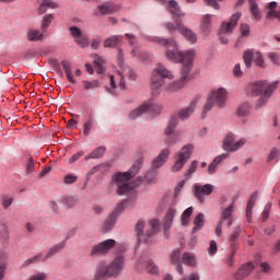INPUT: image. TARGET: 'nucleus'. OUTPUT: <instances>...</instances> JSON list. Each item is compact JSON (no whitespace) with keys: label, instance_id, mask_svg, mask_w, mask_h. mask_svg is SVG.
Instances as JSON below:
<instances>
[{"label":"nucleus","instance_id":"f257e3e1","mask_svg":"<svg viewBox=\"0 0 280 280\" xmlns=\"http://www.w3.org/2000/svg\"><path fill=\"white\" fill-rule=\"evenodd\" d=\"M158 43L159 45L166 47L165 56L168 60H172V62H180L183 65L179 80L170 82L166 86V90L170 91V93H176V91H180V89L191 80L189 73H191V67H194L196 50L188 49L183 52L178 50V44H176V40L174 39L167 40L160 38L158 39Z\"/></svg>","mask_w":280,"mask_h":280},{"label":"nucleus","instance_id":"f03ea898","mask_svg":"<svg viewBox=\"0 0 280 280\" xmlns=\"http://www.w3.org/2000/svg\"><path fill=\"white\" fill-rule=\"evenodd\" d=\"M141 165H143V158L136 160V162L128 172L116 174L115 183L118 187V196H126V194H130L135 190L136 187H139V185L143 183V178L141 177H138L136 180L128 183L130 178H135V176L139 174Z\"/></svg>","mask_w":280,"mask_h":280},{"label":"nucleus","instance_id":"7ed1b4c3","mask_svg":"<svg viewBox=\"0 0 280 280\" xmlns=\"http://www.w3.org/2000/svg\"><path fill=\"white\" fill-rule=\"evenodd\" d=\"M126 268V258L117 256L110 264L101 261L97 264L93 280L117 279Z\"/></svg>","mask_w":280,"mask_h":280},{"label":"nucleus","instance_id":"20e7f679","mask_svg":"<svg viewBox=\"0 0 280 280\" xmlns=\"http://www.w3.org/2000/svg\"><path fill=\"white\" fill-rule=\"evenodd\" d=\"M277 86H279V81L271 83L266 81H256L249 84L248 91L252 93V95H260L257 101V106L258 108H261L268 104V101L272 96V93H275V89H277Z\"/></svg>","mask_w":280,"mask_h":280},{"label":"nucleus","instance_id":"39448f33","mask_svg":"<svg viewBox=\"0 0 280 280\" xmlns=\"http://www.w3.org/2000/svg\"><path fill=\"white\" fill-rule=\"evenodd\" d=\"M165 78L167 80H174V74L165 66L158 63L151 73L150 86L153 93H161V88L165 86Z\"/></svg>","mask_w":280,"mask_h":280},{"label":"nucleus","instance_id":"423d86ee","mask_svg":"<svg viewBox=\"0 0 280 280\" xmlns=\"http://www.w3.org/2000/svg\"><path fill=\"white\" fill-rule=\"evenodd\" d=\"M136 235L138 242L141 244L143 242H148V240L154 237L156 233H159V220L153 219L149 221V226L145 231V221L139 220L136 224Z\"/></svg>","mask_w":280,"mask_h":280},{"label":"nucleus","instance_id":"0eeeda50","mask_svg":"<svg viewBox=\"0 0 280 280\" xmlns=\"http://www.w3.org/2000/svg\"><path fill=\"white\" fill-rule=\"evenodd\" d=\"M226 100H229V91L224 88H217L212 90L208 96V101L203 106V113H209L213 106L218 108H224L226 105Z\"/></svg>","mask_w":280,"mask_h":280},{"label":"nucleus","instance_id":"6e6552de","mask_svg":"<svg viewBox=\"0 0 280 280\" xmlns=\"http://www.w3.org/2000/svg\"><path fill=\"white\" fill-rule=\"evenodd\" d=\"M168 12L176 20L174 22L164 23L165 30L170 34H174V32L180 33L183 31V27H185L180 18L185 16V13L180 12V8H178V2H176L174 0L168 1Z\"/></svg>","mask_w":280,"mask_h":280},{"label":"nucleus","instance_id":"1a4fd4ad","mask_svg":"<svg viewBox=\"0 0 280 280\" xmlns=\"http://www.w3.org/2000/svg\"><path fill=\"white\" fill-rule=\"evenodd\" d=\"M191 154H194V144H186L174 155V162L171 166V172L176 174L182 172L183 167L187 165V161L191 159Z\"/></svg>","mask_w":280,"mask_h":280},{"label":"nucleus","instance_id":"9d476101","mask_svg":"<svg viewBox=\"0 0 280 280\" xmlns=\"http://www.w3.org/2000/svg\"><path fill=\"white\" fill-rule=\"evenodd\" d=\"M235 209V201H232L223 211L221 212V218L217 223L214 233L217 237L222 236V225L226 222V226L231 228L233 225V210Z\"/></svg>","mask_w":280,"mask_h":280},{"label":"nucleus","instance_id":"9b49d317","mask_svg":"<svg viewBox=\"0 0 280 280\" xmlns=\"http://www.w3.org/2000/svg\"><path fill=\"white\" fill-rule=\"evenodd\" d=\"M145 113H151L152 115H156L161 113V106H159L158 104H154L153 101H149L140 105L138 108L133 109L129 114V117L130 119H137V117H141V115Z\"/></svg>","mask_w":280,"mask_h":280},{"label":"nucleus","instance_id":"f8f14e48","mask_svg":"<svg viewBox=\"0 0 280 280\" xmlns=\"http://www.w3.org/2000/svg\"><path fill=\"white\" fill-rule=\"evenodd\" d=\"M246 145V138H242L235 142V135L229 133L223 139L222 148L225 152H237V150H242Z\"/></svg>","mask_w":280,"mask_h":280},{"label":"nucleus","instance_id":"ddd939ff","mask_svg":"<svg viewBox=\"0 0 280 280\" xmlns=\"http://www.w3.org/2000/svg\"><path fill=\"white\" fill-rule=\"evenodd\" d=\"M115 244H117V241L113 238L103 241L92 246L90 255L91 257H98V255H106V253L112 250V248H115Z\"/></svg>","mask_w":280,"mask_h":280},{"label":"nucleus","instance_id":"4468645a","mask_svg":"<svg viewBox=\"0 0 280 280\" xmlns=\"http://www.w3.org/2000/svg\"><path fill=\"white\" fill-rule=\"evenodd\" d=\"M213 189L215 187L211 184H195L194 185V196L200 202V205L205 203V196H211L213 194Z\"/></svg>","mask_w":280,"mask_h":280},{"label":"nucleus","instance_id":"2eb2a0df","mask_svg":"<svg viewBox=\"0 0 280 280\" xmlns=\"http://www.w3.org/2000/svg\"><path fill=\"white\" fill-rule=\"evenodd\" d=\"M242 19V13L236 12L232 14L229 22H223L220 28V34H232L235 27H237V23Z\"/></svg>","mask_w":280,"mask_h":280},{"label":"nucleus","instance_id":"dca6fc26","mask_svg":"<svg viewBox=\"0 0 280 280\" xmlns=\"http://www.w3.org/2000/svg\"><path fill=\"white\" fill-rule=\"evenodd\" d=\"M176 126H178V119H176V117H172L168 120L167 126L164 130V135L167 137L166 138L167 145H174V143L178 141V139H176V136H172L174 135V130H176Z\"/></svg>","mask_w":280,"mask_h":280},{"label":"nucleus","instance_id":"f3484780","mask_svg":"<svg viewBox=\"0 0 280 280\" xmlns=\"http://www.w3.org/2000/svg\"><path fill=\"white\" fill-rule=\"evenodd\" d=\"M118 74L120 78L119 86L121 89H126V78H129V80H137V73H135L128 66L121 65Z\"/></svg>","mask_w":280,"mask_h":280},{"label":"nucleus","instance_id":"a211bd4d","mask_svg":"<svg viewBox=\"0 0 280 280\" xmlns=\"http://www.w3.org/2000/svg\"><path fill=\"white\" fill-rule=\"evenodd\" d=\"M170 154H172V151L170 149H163L160 154L152 160L151 167L152 170H160V167H163L165 163H167V159H170Z\"/></svg>","mask_w":280,"mask_h":280},{"label":"nucleus","instance_id":"6ab92c4d","mask_svg":"<svg viewBox=\"0 0 280 280\" xmlns=\"http://www.w3.org/2000/svg\"><path fill=\"white\" fill-rule=\"evenodd\" d=\"M198 102L196 100L190 101L188 106L180 108L177 112V117L180 119V121H187L192 115L194 112L196 110Z\"/></svg>","mask_w":280,"mask_h":280},{"label":"nucleus","instance_id":"aec40b11","mask_svg":"<svg viewBox=\"0 0 280 280\" xmlns=\"http://www.w3.org/2000/svg\"><path fill=\"white\" fill-rule=\"evenodd\" d=\"M174 218H176V209L170 208L163 221L164 235L166 237H167V232L172 229V224L174 223Z\"/></svg>","mask_w":280,"mask_h":280},{"label":"nucleus","instance_id":"412c9836","mask_svg":"<svg viewBox=\"0 0 280 280\" xmlns=\"http://www.w3.org/2000/svg\"><path fill=\"white\" fill-rule=\"evenodd\" d=\"M253 270H255V266L252 265V262H247L237 269V271L234 273V279L236 280L246 279V277H248V275H250Z\"/></svg>","mask_w":280,"mask_h":280},{"label":"nucleus","instance_id":"4be33fe9","mask_svg":"<svg viewBox=\"0 0 280 280\" xmlns=\"http://www.w3.org/2000/svg\"><path fill=\"white\" fill-rule=\"evenodd\" d=\"M98 10L101 14H115V12H119L121 10V7L119 4H115L113 2H105L101 5H98Z\"/></svg>","mask_w":280,"mask_h":280},{"label":"nucleus","instance_id":"5701e85b","mask_svg":"<svg viewBox=\"0 0 280 280\" xmlns=\"http://www.w3.org/2000/svg\"><path fill=\"white\" fill-rule=\"evenodd\" d=\"M257 198H259L258 191H254L249 197V200H248L247 207H246L247 222H250L253 220V209L255 207V202H257Z\"/></svg>","mask_w":280,"mask_h":280},{"label":"nucleus","instance_id":"b1692460","mask_svg":"<svg viewBox=\"0 0 280 280\" xmlns=\"http://www.w3.org/2000/svg\"><path fill=\"white\" fill-rule=\"evenodd\" d=\"M226 159H229V153H222L221 155L214 158L212 163L208 166V174H215V172H218V166L220 165V163H222V161H226Z\"/></svg>","mask_w":280,"mask_h":280},{"label":"nucleus","instance_id":"393cba45","mask_svg":"<svg viewBox=\"0 0 280 280\" xmlns=\"http://www.w3.org/2000/svg\"><path fill=\"white\" fill-rule=\"evenodd\" d=\"M211 14H205L201 18L200 31L202 34H205V36H209V34H211Z\"/></svg>","mask_w":280,"mask_h":280},{"label":"nucleus","instance_id":"a878e982","mask_svg":"<svg viewBox=\"0 0 280 280\" xmlns=\"http://www.w3.org/2000/svg\"><path fill=\"white\" fill-rule=\"evenodd\" d=\"M65 246H67V240H63L60 243L52 246L48 250V253L45 255L46 261H47V259H51V257H54V255L60 253V250H62L65 248Z\"/></svg>","mask_w":280,"mask_h":280},{"label":"nucleus","instance_id":"bb28decb","mask_svg":"<svg viewBox=\"0 0 280 280\" xmlns=\"http://www.w3.org/2000/svg\"><path fill=\"white\" fill-rule=\"evenodd\" d=\"M242 229L240 226H236L234 233H232L229 238L230 248L240 249V243H237V237H240Z\"/></svg>","mask_w":280,"mask_h":280},{"label":"nucleus","instance_id":"cd10ccee","mask_svg":"<svg viewBox=\"0 0 280 280\" xmlns=\"http://www.w3.org/2000/svg\"><path fill=\"white\" fill-rule=\"evenodd\" d=\"M180 34L184 35V37L186 38V40H188V43H191L194 45V43H198V36H196V33H194V31H191L190 28H187V26H184L180 31Z\"/></svg>","mask_w":280,"mask_h":280},{"label":"nucleus","instance_id":"c85d7f7f","mask_svg":"<svg viewBox=\"0 0 280 280\" xmlns=\"http://www.w3.org/2000/svg\"><path fill=\"white\" fill-rule=\"evenodd\" d=\"M106 154V147H98L94 149L89 155L84 158V161H91V159H102Z\"/></svg>","mask_w":280,"mask_h":280},{"label":"nucleus","instance_id":"c756f323","mask_svg":"<svg viewBox=\"0 0 280 280\" xmlns=\"http://www.w3.org/2000/svg\"><path fill=\"white\" fill-rule=\"evenodd\" d=\"M249 12L254 16L255 21H261V12H259V5L255 0H248Z\"/></svg>","mask_w":280,"mask_h":280},{"label":"nucleus","instance_id":"7c9ffc66","mask_svg":"<svg viewBox=\"0 0 280 280\" xmlns=\"http://www.w3.org/2000/svg\"><path fill=\"white\" fill-rule=\"evenodd\" d=\"M27 40L31 43H37V40H43V33L38 30L31 28L26 33Z\"/></svg>","mask_w":280,"mask_h":280},{"label":"nucleus","instance_id":"2f4dec72","mask_svg":"<svg viewBox=\"0 0 280 280\" xmlns=\"http://www.w3.org/2000/svg\"><path fill=\"white\" fill-rule=\"evenodd\" d=\"M61 67L66 73L68 82L75 84V79H73V72H71V63L69 61H62Z\"/></svg>","mask_w":280,"mask_h":280},{"label":"nucleus","instance_id":"473e14b6","mask_svg":"<svg viewBox=\"0 0 280 280\" xmlns=\"http://www.w3.org/2000/svg\"><path fill=\"white\" fill-rule=\"evenodd\" d=\"M194 224H195V226L192 228L191 233H198V231H200L202 229V226H205V214L199 213L195 218Z\"/></svg>","mask_w":280,"mask_h":280},{"label":"nucleus","instance_id":"72a5a7b5","mask_svg":"<svg viewBox=\"0 0 280 280\" xmlns=\"http://www.w3.org/2000/svg\"><path fill=\"white\" fill-rule=\"evenodd\" d=\"M116 223H117V217L110 213L109 217L103 223V231L108 233V231H110Z\"/></svg>","mask_w":280,"mask_h":280},{"label":"nucleus","instance_id":"f704fd0d","mask_svg":"<svg viewBox=\"0 0 280 280\" xmlns=\"http://www.w3.org/2000/svg\"><path fill=\"white\" fill-rule=\"evenodd\" d=\"M60 202L61 205L67 207V209H73V207L78 205V197H73V196L63 197L61 198Z\"/></svg>","mask_w":280,"mask_h":280},{"label":"nucleus","instance_id":"c9c22d12","mask_svg":"<svg viewBox=\"0 0 280 280\" xmlns=\"http://www.w3.org/2000/svg\"><path fill=\"white\" fill-rule=\"evenodd\" d=\"M121 43V37L114 35L104 40V47L106 48H115Z\"/></svg>","mask_w":280,"mask_h":280},{"label":"nucleus","instance_id":"e433bc0d","mask_svg":"<svg viewBox=\"0 0 280 280\" xmlns=\"http://www.w3.org/2000/svg\"><path fill=\"white\" fill-rule=\"evenodd\" d=\"M93 126H95V119L93 118V116H89L88 120L83 124V135H85V137H89V135H91Z\"/></svg>","mask_w":280,"mask_h":280},{"label":"nucleus","instance_id":"4c0bfd02","mask_svg":"<svg viewBox=\"0 0 280 280\" xmlns=\"http://www.w3.org/2000/svg\"><path fill=\"white\" fill-rule=\"evenodd\" d=\"M82 86L84 91H93V89H100L101 84L98 80H83L82 81Z\"/></svg>","mask_w":280,"mask_h":280},{"label":"nucleus","instance_id":"58836bf2","mask_svg":"<svg viewBox=\"0 0 280 280\" xmlns=\"http://www.w3.org/2000/svg\"><path fill=\"white\" fill-rule=\"evenodd\" d=\"M196 170H198V161L194 160L184 173L186 180H189L191 175L196 174Z\"/></svg>","mask_w":280,"mask_h":280},{"label":"nucleus","instance_id":"ea45409f","mask_svg":"<svg viewBox=\"0 0 280 280\" xmlns=\"http://www.w3.org/2000/svg\"><path fill=\"white\" fill-rule=\"evenodd\" d=\"M253 59H255V52L253 50H246L243 55V60L247 69H250L253 66Z\"/></svg>","mask_w":280,"mask_h":280},{"label":"nucleus","instance_id":"a19ab883","mask_svg":"<svg viewBox=\"0 0 280 280\" xmlns=\"http://www.w3.org/2000/svg\"><path fill=\"white\" fill-rule=\"evenodd\" d=\"M191 213H194V207H189L183 212L180 219L182 226H187V224H189V218H191Z\"/></svg>","mask_w":280,"mask_h":280},{"label":"nucleus","instance_id":"79ce46f5","mask_svg":"<svg viewBox=\"0 0 280 280\" xmlns=\"http://www.w3.org/2000/svg\"><path fill=\"white\" fill-rule=\"evenodd\" d=\"M182 261L184 264H186V266H191L192 268H195V266H196V256H194V254H191V253H185L182 257Z\"/></svg>","mask_w":280,"mask_h":280},{"label":"nucleus","instance_id":"37998d69","mask_svg":"<svg viewBox=\"0 0 280 280\" xmlns=\"http://www.w3.org/2000/svg\"><path fill=\"white\" fill-rule=\"evenodd\" d=\"M49 8L51 10H54L55 8H58V5L52 1L43 2L39 4L38 14H45V12H47V10H49Z\"/></svg>","mask_w":280,"mask_h":280},{"label":"nucleus","instance_id":"c03bdc74","mask_svg":"<svg viewBox=\"0 0 280 280\" xmlns=\"http://www.w3.org/2000/svg\"><path fill=\"white\" fill-rule=\"evenodd\" d=\"M93 60L96 73H104V68L102 67L104 65V59L98 55H94Z\"/></svg>","mask_w":280,"mask_h":280},{"label":"nucleus","instance_id":"a18cd8bd","mask_svg":"<svg viewBox=\"0 0 280 280\" xmlns=\"http://www.w3.org/2000/svg\"><path fill=\"white\" fill-rule=\"evenodd\" d=\"M126 207H128V200L120 201L113 210L112 215H115L116 218H119V214L126 210Z\"/></svg>","mask_w":280,"mask_h":280},{"label":"nucleus","instance_id":"49530a36","mask_svg":"<svg viewBox=\"0 0 280 280\" xmlns=\"http://www.w3.org/2000/svg\"><path fill=\"white\" fill-rule=\"evenodd\" d=\"M248 113H250V104H248V103L241 104L236 110V115L238 117H246V115H248Z\"/></svg>","mask_w":280,"mask_h":280},{"label":"nucleus","instance_id":"de8ad7c7","mask_svg":"<svg viewBox=\"0 0 280 280\" xmlns=\"http://www.w3.org/2000/svg\"><path fill=\"white\" fill-rule=\"evenodd\" d=\"M237 248L230 247V253L225 257V262L229 266V268H233V265L235 264V254L237 253Z\"/></svg>","mask_w":280,"mask_h":280},{"label":"nucleus","instance_id":"09e8293b","mask_svg":"<svg viewBox=\"0 0 280 280\" xmlns=\"http://www.w3.org/2000/svg\"><path fill=\"white\" fill-rule=\"evenodd\" d=\"M37 261H47V258L43 254H37L24 261V266H32V264H37Z\"/></svg>","mask_w":280,"mask_h":280},{"label":"nucleus","instance_id":"8fccbe9b","mask_svg":"<svg viewBox=\"0 0 280 280\" xmlns=\"http://www.w3.org/2000/svg\"><path fill=\"white\" fill-rule=\"evenodd\" d=\"M254 62L256 67H259L260 69L266 68V61L264 60V55H261L260 51L254 52Z\"/></svg>","mask_w":280,"mask_h":280},{"label":"nucleus","instance_id":"3c124183","mask_svg":"<svg viewBox=\"0 0 280 280\" xmlns=\"http://www.w3.org/2000/svg\"><path fill=\"white\" fill-rule=\"evenodd\" d=\"M51 21H54V14H47L43 18L40 30L42 32H46L49 30V25H51Z\"/></svg>","mask_w":280,"mask_h":280},{"label":"nucleus","instance_id":"603ef678","mask_svg":"<svg viewBox=\"0 0 280 280\" xmlns=\"http://www.w3.org/2000/svg\"><path fill=\"white\" fill-rule=\"evenodd\" d=\"M74 43L82 48L89 47V36L81 34L79 38L74 39Z\"/></svg>","mask_w":280,"mask_h":280},{"label":"nucleus","instance_id":"864d4df0","mask_svg":"<svg viewBox=\"0 0 280 280\" xmlns=\"http://www.w3.org/2000/svg\"><path fill=\"white\" fill-rule=\"evenodd\" d=\"M170 261L175 266L180 264V249H176L171 254Z\"/></svg>","mask_w":280,"mask_h":280},{"label":"nucleus","instance_id":"5fc2aeb1","mask_svg":"<svg viewBox=\"0 0 280 280\" xmlns=\"http://www.w3.org/2000/svg\"><path fill=\"white\" fill-rule=\"evenodd\" d=\"M70 35L72 36L73 40H77L81 34H82V30H80V27L78 26H71L69 28Z\"/></svg>","mask_w":280,"mask_h":280},{"label":"nucleus","instance_id":"6e6d98bb","mask_svg":"<svg viewBox=\"0 0 280 280\" xmlns=\"http://www.w3.org/2000/svg\"><path fill=\"white\" fill-rule=\"evenodd\" d=\"M9 237H10V233L8 232V226L3 225L0 229V240L1 242H8Z\"/></svg>","mask_w":280,"mask_h":280},{"label":"nucleus","instance_id":"4d7b16f0","mask_svg":"<svg viewBox=\"0 0 280 280\" xmlns=\"http://www.w3.org/2000/svg\"><path fill=\"white\" fill-rule=\"evenodd\" d=\"M147 268L150 275H159V267L154 265L152 260H149Z\"/></svg>","mask_w":280,"mask_h":280},{"label":"nucleus","instance_id":"13d9d810","mask_svg":"<svg viewBox=\"0 0 280 280\" xmlns=\"http://www.w3.org/2000/svg\"><path fill=\"white\" fill-rule=\"evenodd\" d=\"M78 182V176L75 175H66L63 177L65 185H73V183Z\"/></svg>","mask_w":280,"mask_h":280},{"label":"nucleus","instance_id":"bf43d9fd","mask_svg":"<svg viewBox=\"0 0 280 280\" xmlns=\"http://www.w3.org/2000/svg\"><path fill=\"white\" fill-rule=\"evenodd\" d=\"M272 207V203H267L262 211V222H266L270 215V209Z\"/></svg>","mask_w":280,"mask_h":280},{"label":"nucleus","instance_id":"052dcab7","mask_svg":"<svg viewBox=\"0 0 280 280\" xmlns=\"http://www.w3.org/2000/svg\"><path fill=\"white\" fill-rule=\"evenodd\" d=\"M84 156V151H79L78 153L73 154L71 159H69L68 163L72 164L75 163L77 161H80Z\"/></svg>","mask_w":280,"mask_h":280},{"label":"nucleus","instance_id":"680f3d73","mask_svg":"<svg viewBox=\"0 0 280 280\" xmlns=\"http://www.w3.org/2000/svg\"><path fill=\"white\" fill-rule=\"evenodd\" d=\"M34 172V158H28L26 161V174Z\"/></svg>","mask_w":280,"mask_h":280},{"label":"nucleus","instance_id":"e2e57ef3","mask_svg":"<svg viewBox=\"0 0 280 280\" xmlns=\"http://www.w3.org/2000/svg\"><path fill=\"white\" fill-rule=\"evenodd\" d=\"M208 253L209 255H215L218 253V243L215 241H210Z\"/></svg>","mask_w":280,"mask_h":280},{"label":"nucleus","instance_id":"0e129e2a","mask_svg":"<svg viewBox=\"0 0 280 280\" xmlns=\"http://www.w3.org/2000/svg\"><path fill=\"white\" fill-rule=\"evenodd\" d=\"M268 58L272 62V65H280L279 55H277V52H269Z\"/></svg>","mask_w":280,"mask_h":280},{"label":"nucleus","instance_id":"69168bd1","mask_svg":"<svg viewBox=\"0 0 280 280\" xmlns=\"http://www.w3.org/2000/svg\"><path fill=\"white\" fill-rule=\"evenodd\" d=\"M14 202V199L12 197L4 196L2 198V207L3 209H8Z\"/></svg>","mask_w":280,"mask_h":280},{"label":"nucleus","instance_id":"338daca9","mask_svg":"<svg viewBox=\"0 0 280 280\" xmlns=\"http://www.w3.org/2000/svg\"><path fill=\"white\" fill-rule=\"evenodd\" d=\"M46 279H47V273L38 272V273L31 276L28 280H46Z\"/></svg>","mask_w":280,"mask_h":280},{"label":"nucleus","instance_id":"774afa93","mask_svg":"<svg viewBox=\"0 0 280 280\" xmlns=\"http://www.w3.org/2000/svg\"><path fill=\"white\" fill-rule=\"evenodd\" d=\"M241 34L242 36H248L250 34V26L246 23L241 24Z\"/></svg>","mask_w":280,"mask_h":280}]
</instances>
